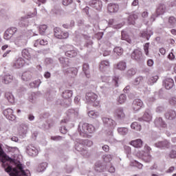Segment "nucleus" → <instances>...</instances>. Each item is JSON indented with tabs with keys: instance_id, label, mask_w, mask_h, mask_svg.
Returning <instances> with one entry per match:
<instances>
[{
	"instance_id": "1",
	"label": "nucleus",
	"mask_w": 176,
	"mask_h": 176,
	"mask_svg": "<svg viewBox=\"0 0 176 176\" xmlns=\"http://www.w3.org/2000/svg\"><path fill=\"white\" fill-rule=\"evenodd\" d=\"M0 160L2 162V167L5 168V171H6V173H10V176H31L30 170H24L21 164L16 165V160L10 158L9 156L5 155L1 145Z\"/></svg>"
},
{
	"instance_id": "2",
	"label": "nucleus",
	"mask_w": 176,
	"mask_h": 176,
	"mask_svg": "<svg viewBox=\"0 0 176 176\" xmlns=\"http://www.w3.org/2000/svg\"><path fill=\"white\" fill-rule=\"evenodd\" d=\"M78 131L82 137H90L89 134H93L96 131V127L93 124L84 123L82 125H79Z\"/></svg>"
},
{
	"instance_id": "3",
	"label": "nucleus",
	"mask_w": 176,
	"mask_h": 176,
	"mask_svg": "<svg viewBox=\"0 0 176 176\" xmlns=\"http://www.w3.org/2000/svg\"><path fill=\"white\" fill-rule=\"evenodd\" d=\"M86 101L88 104H92L93 107H100V101L97 100L98 96L93 92H88L85 95Z\"/></svg>"
},
{
	"instance_id": "4",
	"label": "nucleus",
	"mask_w": 176,
	"mask_h": 176,
	"mask_svg": "<svg viewBox=\"0 0 176 176\" xmlns=\"http://www.w3.org/2000/svg\"><path fill=\"white\" fill-rule=\"evenodd\" d=\"M54 35L57 39H67L69 36L68 32H63L60 28H55L54 29Z\"/></svg>"
},
{
	"instance_id": "5",
	"label": "nucleus",
	"mask_w": 176,
	"mask_h": 176,
	"mask_svg": "<svg viewBox=\"0 0 176 176\" xmlns=\"http://www.w3.org/2000/svg\"><path fill=\"white\" fill-rule=\"evenodd\" d=\"M83 143L87 144L88 146H91V145H93V142L90 140H79V142H76L75 143L76 150L78 152H82L83 148H85V144H83Z\"/></svg>"
},
{
	"instance_id": "6",
	"label": "nucleus",
	"mask_w": 176,
	"mask_h": 176,
	"mask_svg": "<svg viewBox=\"0 0 176 176\" xmlns=\"http://www.w3.org/2000/svg\"><path fill=\"white\" fill-rule=\"evenodd\" d=\"M136 156L140 159H142L146 163H149L152 160V155L151 153H146L145 151H139L136 153Z\"/></svg>"
},
{
	"instance_id": "7",
	"label": "nucleus",
	"mask_w": 176,
	"mask_h": 176,
	"mask_svg": "<svg viewBox=\"0 0 176 176\" xmlns=\"http://www.w3.org/2000/svg\"><path fill=\"white\" fill-rule=\"evenodd\" d=\"M144 107V102L141 99H135L131 104V109L137 112Z\"/></svg>"
},
{
	"instance_id": "8",
	"label": "nucleus",
	"mask_w": 176,
	"mask_h": 176,
	"mask_svg": "<svg viewBox=\"0 0 176 176\" xmlns=\"http://www.w3.org/2000/svg\"><path fill=\"white\" fill-rule=\"evenodd\" d=\"M131 57L133 60L138 61V63L142 61L144 58V56H142V52H141L140 50H134L131 55Z\"/></svg>"
},
{
	"instance_id": "9",
	"label": "nucleus",
	"mask_w": 176,
	"mask_h": 176,
	"mask_svg": "<svg viewBox=\"0 0 176 176\" xmlns=\"http://www.w3.org/2000/svg\"><path fill=\"white\" fill-rule=\"evenodd\" d=\"M154 124L157 129H160V130H162V129H167V124L163 120L162 117L156 118L154 121Z\"/></svg>"
},
{
	"instance_id": "10",
	"label": "nucleus",
	"mask_w": 176,
	"mask_h": 176,
	"mask_svg": "<svg viewBox=\"0 0 176 176\" xmlns=\"http://www.w3.org/2000/svg\"><path fill=\"white\" fill-rule=\"evenodd\" d=\"M113 116L117 120H122L126 118V114L122 108H118L114 111Z\"/></svg>"
},
{
	"instance_id": "11",
	"label": "nucleus",
	"mask_w": 176,
	"mask_h": 176,
	"mask_svg": "<svg viewBox=\"0 0 176 176\" xmlns=\"http://www.w3.org/2000/svg\"><path fill=\"white\" fill-rule=\"evenodd\" d=\"M102 122L104 124H105L107 127H109L111 129H115V127H116V122L111 118L104 117L102 118Z\"/></svg>"
},
{
	"instance_id": "12",
	"label": "nucleus",
	"mask_w": 176,
	"mask_h": 176,
	"mask_svg": "<svg viewBox=\"0 0 176 176\" xmlns=\"http://www.w3.org/2000/svg\"><path fill=\"white\" fill-rule=\"evenodd\" d=\"M119 11V5L115 3H110L107 6V12L109 13H117Z\"/></svg>"
},
{
	"instance_id": "13",
	"label": "nucleus",
	"mask_w": 176,
	"mask_h": 176,
	"mask_svg": "<svg viewBox=\"0 0 176 176\" xmlns=\"http://www.w3.org/2000/svg\"><path fill=\"white\" fill-rule=\"evenodd\" d=\"M26 153L29 156H36L38 155V149L32 145H29L27 146Z\"/></svg>"
},
{
	"instance_id": "14",
	"label": "nucleus",
	"mask_w": 176,
	"mask_h": 176,
	"mask_svg": "<svg viewBox=\"0 0 176 176\" xmlns=\"http://www.w3.org/2000/svg\"><path fill=\"white\" fill-rule=\"evenodd\" d=\"M14 111L12 109H7L3 111V115L8 120H14L16 116L13 115Z\"/></svg>"
},
{
	"instance_id": "15",
	"label": "nucleus",
	"mask_w": 176,
	"mask_h": 176,
	"mask_svg": "<svg viewBox=\"0 0 176 176\" xmlns=\"http://www.w3.org/2000/svg\"><path fill=\"white\" fill-rule=\"evenodd\" d=\"M89 5L96 10H100L102 8V2L100 0H92L89 2Z\"/></svg>"
},
{
	"instance_id": "16",
	"label": "nucleus",
	"mask_w": 176,
	"mask_h": 176,
	"mask_svg": "<svg viewBox=\"0 0 176 176\" xmlns=\"http://www.w3.org/2000/svg\"><path fill=\"white\" fill-rule=\"evenodd\" d=\"M164 116L167 120H174L176 118V112L174 110H169L165 113Z\"/></svg>"
},
{
	"instance_id": "17",
	"label": "nucleus",
	"mask_w": 176,
	"mask_h": 176,
	"mask_svg": "<svg viewBox=\"0 0 176 176\" xmlns=\"http://www.w3.org/2000/svg\"><path fill=\"white\" fill-rule=\"evenodd\" d=\"M137 19H138V13L133 12L128 17V23L134 25V24H135V20H137Z\"/></svg>"
},
{
	"instance_id": "18",
	"label": "nucleus",
	"mask_w": 176,
	"mask_h": 176,
	"mask_svg": "<svg viewBox=\"0 0 176 176\" xmlns=\"http://www.w3.org/2000/svg\"><path fill=\"white\" fill-rule=\"evenodd\" d=\"M155 146L157 148H162L163 149H165V148L168 149V148H170V143L167 140H164V141L158 142L155 143Z\"/></svg>"
},
{
	"instance_id": "19",
	"label": "nucleus",
	"mask_w": 176,
	"mask_h": 176,
	"mask_svg": "<svg viewBox=\"0 0 176 176\" xmlns=\"http://www.w3.org/2000/svg\"><path fill=\"white\" fill-rule=\"evenodd\" d=\"M114 68L119 71H124L127 68V64L126 62L121 60L114 65Z\"/></svg>"
},
{
	"instance_id": "20",
	"label": "nucleus",
	"mask_w": 176,
	"mask_h": 176,
	"mask_svg": "<svg viewBox=\"0 0 176 176\" xmlns=\"http://www.w3.org/2000/svg\"><path fill=\"white\" fill-rule=\"evenodd\" d=\"M142 140L141 139H137L135 140H132L129 142V144L134 148H142Z\"/></svg>"
},
{
	"instance_id": "21",
	"label": "nucleus",
	"mask_w": 176,
	"mask_h": 176,
	"mask_svg": "<svg viewBox=\"0 0 176 176\" xmlns=\"http://www.w3.org/2000/svg\"><path fill=\"white\" fill-rule=\"evenodd\" d=\"M48 42L45 39H37L34 41V47H39V46H46Z\"/></svg>"
},
{
	"instance_id": "22",
	"label": "nucleus",
	"mask_w": 176,
	"mask_h": 176,
	"mask_svg": "<svg viewBox=\"0 0 176 176\" xmlns=\"http://www.w3.org/2000/svg\"><path fill=\"white\" fill-rule=\"evenodd\" d=\"M164 86L167 90H170L174 86V80L173 78H166L164 81Z\"/></svg>"
},
{
	"instance_id": "23",
	"label": "nucleus",
	"mask_w": 176,
	"mask_h": 176,
	"mask_svg": "<svg viewBox=\"0 0 176 176\" xmlns=\"http://www.w3.org/2000/svg\"><path fill=\"white\" fill-rule=\"evenodd\" d=\"M164 12H166V6L164 4H159L156 10L157 16L164 14Z\"/></svg>"
},
{
	"instance_id": "24",
	"label": "nucleus",
	"mask_w": 176,
	"mask_h": 176,
	"mask_svg": "<svg viewBox=\"0 0 176 176\" xmlns=\"http://www.w3.org/2000/svg\"><path fill=\"white\" fill-rule=\"evenodd\" d=\"M21 78L25 82H28V80L32 79V73H31V72H25L23 73Z\"/></svg>"
},
{
	"instance_id": "25",
	"label": "nucleus",
	"mask_w": 176,
	"mask_h": 176,
	"mask_svg": "<svg viewBox=\"0 0 176 176\" xmlns=\"http://www.w3.org/2000/svg\"><path fill=\"white\" fill-rule=\"evenodd\" d=\"M24 64H25V60L21 58H19L14 63V66L15 68H21L24 67Z\"/></svg>"
},
{
	"instance_id": "26",
	"label": "nucleus",
	"mask_w": 176,
	"mask_h": 176,
	"mask_svg": "<svg viewBox=\"0 0 176 176\" xmlns=\"http://www.w3.org/2000/svg\"><path fill=\"white\" fill-rule=\"evenodd\" d=\"M108 67H109V62L108 60H102L99 65V69L103 72Z\"/></svg>"
},
{
	"instance_id": "27",
	"label": "nucleus",
	"mask_w": 176,
	"mask_h": 176,
	"mask_svg": "<svg viewBox=\"0 0 176 176\" xmlns=\"http://www.w3.org/2000/svg\"><path fill=\"white\" fill-rule=\"evenodd\" d=\"M5 97L8 100V102L10 104H14V96L10 92H6L5 94Z\"/></svg>"
},
{
	"instance_id": "28",
	"label": "nucleus",
	"mask_w": 176,
	"mask_h": 176,
	"mask_svg": "<svg viewBox=\"0 0 176 176\" xmlns=\"http://www.w3.org/2000/svg\"><path fill=\"white\" fill-rule=\"evenodd\" d=\"M152 35H153V32L151 31H150L149 33H148V31H142L140 32L141 38H146L147 41H149V38Z\"/></svg>"
},
{
	"instance_id": "29",
	"label": "nucleus",
	"mask_w": 176,
	"mask_h": 176,
	"mask_svg": "<svg viewBox=\"0 0 176 176\" xmlns=\"http://www.w3.org/2000/svg\"><path fill=\"white\" fill-rule=\"evenodd\" d=\"M89 64L84 63L82 65V71L85 73V76H87V78H90V72L89 71Z\"/></svg>"
},
{
	"instance_id": "30",
	"label": "nucleus",
	"mask_w": 176,
	"mask_h": 176,
	"mask_svg": "<svg viewBox=\"0 0 176 176\" xmlns=\"http://www.w3.org/2000/svg\"><path fill=\"white\" fill-rule=\"evenodd\" d=\"M63 97L65 100H68L69 102L70 101L69 98L72 97V91L71 90H66L63 93Z\"/></svg>"
},
{
	"instance_id": "31",
	"label": "nucleus",
	"mask_w": 176,
	"mask_h": 176,
	"mask_svg": "<svg viewBox=\"0 0 176 176\" xmlns=\"http://www.w3.org/2000/svg\"><path fill=\"white\" fill-rule=\"evenodd\" d=\"M142 120L144 122H151L152 120V114L149 111H146L142 116Z\"/></svg>"
},
{
	"instance_id": "32",
	"label": "nucleus",
	"mask_w": 176,
	"mask_h": 176,
	"mask_svg": "<svg viewBox=\"0 0 176 176\" xmlns=\"http://www.w3.org/2000/svg\"><path fill=\"white\" fill-rule=\"evenodd\" d=\"M104 168H105V166H102V164H101V162H98L96 163L95 164L96 171H98V173H102V171H104Z\"/></svg>"
},
{
	"instance_id": "33",
	"label": "nucleus",
	"mask_w": 176,
	"mask_h": 176,
	"mask_svg": "<svg viewBox=\"0 0 176 176\" xmlns=\"http://www.w3.org/2000/svg\"><path fill=\"white\" fill-rule=\"evenodd\" d=\"M46 167H47V163H46V162L41 163V164L37 166L36 170H37L38 173H42V171H45V170H46Z\"/></svg>"
},
{
	"instance_id": "34",
	"label": "nucleus",
	"mask_w": 176,
	"mask_h": 176,
	"mask_svg": "<svg viewBox=\"0 0 176 176\" xmlns=\"http://www.w3.org/2000/svg\"><path fill=\"white\" fill-rule=\"evenodd\" d=\"M76 56H78V52H76L75 50H69L65 52V56L69 57L70 58L76 57Z\"/></svg>"
},
{
	"instance_id": "35",
	"label": "nucleus",
	"mask_w": 176,
	"mask_h": 176,
	"mask_svg": "<svg viewBox=\"0 0 176 176\" xmlns=\"http://www.w3.org/2000/svg\"><path fill=\"white\" fill-rule=\"evenodd\" d=\"M131 128L135 131H141V125L137 122H133L131 124Z\"/></svg>"
},
{
	"instance_id": "36",
	"label": "nucleus",
	"mask_w": 176,
	"mask_h": 176,
	"mask_svg": "<svg viewBox=\"0 0 176 176\" xmlns=\"http://www.w3.org/2000/svg\"><path fill=\"white\" fill-rule=\"evenodd\" d=\"M22 56L24 58H26V60L31 58V54H30V52L27 49L22 50Z\"/></svg>"
},
{
	"instance_id": "37",
	"label": "nucleus",
	"mask_w": 176,
	"mask_h": 176,
	"mask_svg": "<svg viewBox=\"0 0 176 176\" xmlns=\"http://www.w3.org/2000/svg\"><path fill=\"white\" fill-rule=\"evenodd\" d=\"M88 116L89 118H92V119H96V118L100 116V113L97 111H90L88 112Z\"/></svg>"
},
{
	"instance_id": "38",
	"label": "nucleus",
	"mask_w": 176,
	"mask_h": 176,
	"mask_svg": "<svg viewBox=\"0 0 176 176\" xmlns=\"http://www.w3.org/2000/svg\"><path fill=\"white\" fill-rule=\"evenodd\" d=\"M118 131L121 135H126V134L129 133V129L126 127H120L118 129Z\"/></svg>"
},
{
	"instance_id": "39",
	"label": "nucleus",
	"mask_w": 176,
	"mask_h": 176,
	"mask_svg": "<svg viewBox=\"0 0 176 176\" xmlns=\"http://www.w3.org/2000/svg\"><path fill=\"white\" fill-rule=\"evenodd\" d=\"M13 80V76L11 75H6L4 76L3 82L6 85H9Z\"/></svg>"
},
{
	"instance_id": "40",
	"label": "nucleus",
	"mask_w": 176,
	"mask_h": 176,
	"mask_svg": "<svg viewBox=\"0 0 176 176\" xmlns=\"http://www.w3.org/2000/svg\"><path fill=\"white\" fill-rule=\"evenodd\" d=\"M157 79H159V76H157L151 77L148 79V85H153V83H156V82H157Z\"/></svg>"
},
{
	"instance_id": "41",
	"label": "nucleus",
	"mask_w": 176,
	"mask_h": 176,
	"mask_svg": "<svg viewBox=\"0 0 176 176\" xmlns=\"http://www.w3.org/2000/svg\"><path fill=\"white\" fill-rule=\"evenodd\" d=\"M113 52L117 56H122L123 54V49L120 47H116L113 50Z\"/></svg>"
},
{
	"instance_id": "42",
	"label": "nucleus",
	"mask_w": 176,
	"mask_h": 176,
	"mask_svg": "<svg viewBox=\"0 0 176 176\" xmlns=\"http://www.w3.org/2000/svg\"><path fill=\"white\" fill-rule=\"evenodd\" d=\"M142 82H144V77L139 76L135 79V80L133 81V85H135V86H137L142 83Z\"/></svg>"
},
{
	"instance_id": "43",
	"label": "nucleus",
	"mask_w": 176,
	"mask_h": 176,
	"mask_svg": "<svg viewBox=\"0 0 176 176\" xmlns=\"http://www.w3.org/2000/svg\"><path fill=\"white\" fill-rule=\"evenodd\" d=\"M69 72H74V75H76V74H78V71L76 70V69H74L73 67H69L64 70L65 75H68V74H69Z\"/></svg>"
},
{
	"instance_id": "44",
	"label": "nucleus",
	"mask_w": 176,
	"mask_h": 176,
	"mask_svg": "<svg viewBox=\"0 0 176 176\" xmlns=\"http://www.w3.org/2000/svg\"><path fill=\"white\" fill-rule=\"evenodd\" d=\"M126 97L125 94H121L118 100L119 104H124L126 102Z\"/></svg>"
},
{
	"instance_id": "45",
	"label": "nucleus",
	"mask_w": 176,
	"mask_h": 176,
	"mask_svg": "<svg viewBox=\"0 0 176 176\" xmlns=\"http://www.w3.org/2000/svg\"><path fill=\"white\" fill-rule=\"evenodd\" d=\"M41 83H42V82L41 81V80H35L34 82H31V83L30 84V87L36 88V87H38V86L41 85Z\"/></svg>"
},
{
	"instance_id": "46",
	"label": "nucleus",
	"mask_w": 176,
	"mask_h": 176,
	"mask_svg": "<svg viewBox=\"0 0 176 176\" xmlns=\"http://www.w3.org/2000/svg\"><path fill=\"white\" fill-rule=\"evenodd\" d=\"M169 157L170 159L176 158V147H174L171 149L170 152L169 153Z\"/></svg>"
},
{
	"instance_id": "47",
	"label": "nucleus",
	"mask_w": 176,
	"mask_h": 176,
	"mask_svg": "<svg viewBox=\"0 0 176 176\" xmlns=\"http://www.w3.org/2000/svg\"><path fill=\"white\" fill-rule=\"evenodd\" d=\"M46 30H47V25H41L39 27V32L41 35H43L45 32H46Z\"/></svg>"
},
{
	"instance_id": "48",
	"label": "nucleus",
	"mask_w": 176,
	"mask_h": 176,
	"mask_svg": "<svg viewBox=\"0 0 176 176\" xmlns=\"http://www.w3.org/2000/svg\"><path fill=\"white\" fill-rule=\"evenodd\" d=\"M7 32H8V34H10L11 35H14V34H16V32H17V28H14V27H12L10 28L7 30Z\"/></svg>"
},
{
	"instance_id": "49",
	"label": "nucleus",
	"mask_w": 176,
	"mask_h": 176,
	"mask_svg": "<svg viewBox=\"0 0 176 176\" xmlns=\"http://www.w3.org/2000/svg\"><path fill=\"white\" fill-rule=\"evenodd\" d=\"M149 43H146L144 45V50L146 56H149Z\"/></svg>"
},
{
	"instance_id": "50",
	"label": "nucleus",
	"mask_w": 176,
	"mask_h": 176,
	"mask_svg": "<svg viewBox=\"0 0 176 176\" xmlns=\"http://www.w3.org/2000/svg\"><path fill=\"white\" fill-rule=\"evenodd\" d=\"M131 166H135V167H138V168H142V167L144 166V165H142V164L138 162V161H133V162H131Z\"/></svg>"
},
{
	"instance_id": "51",
	"label": "nucleus",
	"mask_w": 176,
	"mask_h": 176,
	"mask_svg": "<svg viewBox=\"0 0 176 176\" xmlns=\"http://www.w3.org/2000/svg\"><path fill=\"white\" fill-rule=\"evenodd\" d=\"M121 39L122 41H129V35H127V33H126V31H122L121 32Z\"/></svg>"
},
{
	"instance_id": "52",
	"label": "nucleus",
	"mask_w": 176,
	"mask_h": 176,
	"mask_svg": "<svg viewBox=\"0 0 176 176\" xmlns=\"http://www.w3.org/2000/svg\"><path fill=\"white\" fill-rule=\"evenodd\" d=\"M176 18L175 16H170L168 18V23L170 25H175Z\"/></svg>"
},
{
	"instance_id": "53",
	"label": "nucleus",
	"mask_w": 176,
	"mask_h": 176,
	"mask_svg": "<svg viewBox=\"0 0 176 176\" xmlns=\"http://www.w3.org/2000/svg\"><path fill=\"white\" fill-rule=\"evenodd\" d=\"M15 45H20L21 43H23V36L16 37L14 40Z\"/></svg>"
},
{
	"instance_id": "54",
	"label": "nucleus",
	"mask_w": 176,
	"mask_h": 176,
	"mask_svg": "<svg viewBox=\"0 0 176 176\" xmlns=\"http://www.w3.org/2000/svg\"><path fill=\"white\" fill-rule=\"evenodd\" d=\"M4 39H6V41H9L12 36H13L11 34L9 33L7 30L4 33Z\"/></svg>"
},
{
	"instance_id": "55",
	"label": "nucleus",
	"mask_w": 176,
	"mask_h": 176,
	"mask_svg": "<svg viewBox=\"0 0 176 176\" xmlns=\"http://www.w3.org/2000/svg\"><path fill=\"white\" fill-rule=\"evenodd\" d=\"M113 83H114L116 87H118L119 86V77L114 76L113 78Z\"/></svg>"
},
{
	"instance_id": "56",
	"label": "nucleus",
	"mask_w": 176,
	"mask_h": 176,
	"mask_svg": "<svg viewBox=\"0 0 176 176\" xmlns=\"http://www.w3.org/2000/svg\"><path fill=\"white\" fill-rule=\"evenodd\" d=\"M135 69H129L128 71H127V75H129V76H134V74H135Z\"/></svg>"
},
{
	"instance_id": "57",
	"label": "nucleus",
	"mask_w": 176,
	"mask_h": 176,
	"mask_svg": "<svg viewBox=\"0 0 176 176\" xmlns=\"http://www.w3.org/2000/svg\"><path fill=\"white\" fill-rule=\"evenodd\" d=\"M156 112L157 113H162V112H163L164 111V107H162V106H159L156 108Z\"/></svg>"
},
{
	"instance_id": "58",
	"label": "nucleus",
	"mask_w": 176,
	"mask_h": 176,
	"mask_svg": "<svg viewBox=\"0 0 176 176\" xmlns=\"http://www.w3.org/2000/svg\"><path fill=\"white\" fill-rule=\"evenodd\" d=\"M72 3V0H63V5L64 6H68V5H71Z\"/></svg>"
},
{
	"instance_id": "59",
	"label": "nucleus",
	"mask_w": 176,
	"mask_h": 176,
	"mask_svg": "<svg viewBox=\"0 0 176 176\" xmlns=\"http://www.w3.org/2000/svg\"><path fill=\"white\" fill-rule=\"evenodd\" d=\"M104 160V162H111V160H112V156L111 155H105Z\"/></svg>"
},
{
	"instance_id": "60",
	"label": "nucleus",
	"mask_w": 176,
	"mask_h": 176,
	"mask_svg": "<svg viewBox=\"0 0 176 176\" xmlns=\"http://www.w3.org/2000/svg\"><path fill=\"white\" fill-rule=\"evenodd\" d=\"M51 140L53 141H60V140H63V137L61 136H53L51 138Z\"/></svg>"
},
{
	"instance_id": "61",
	"label": "nucleus",
	"mask_w": 176,
	"mask_h": 176,
	"mask_svg": "<svg viewBox=\"0 0 176 176\" xmlns=\"http://www.w3.org/2000/svg\"><path fill=\"white\" fill-rule=\"evenodd\" d=\"M144 151H145L146 153H151V151H152V148H151V147L148 145H146L144 146Z\"/></svg>"
},
{
	"instance_id": "62",
	"label": "nucleus",
	"mask_w": 176,
	"mask_h": 176,
	"mask_svg": "<svg viewBox=\"0 0 176 176\" xmlns=\"http://www.w3.org/2000/svg\"><path fill=\"white\" fill-rule=\"evenodd\" d=\"M102 149H103V151H104V152H109V146L104 145L102 146Z\"/></svg>"
},
{
	"instance_id": "63",
	"label": "nucleus",
	"mask_w": 176,
	"mask_h": 176,
	"mask_svg": "<svg viewBox=\"0 0 176 176\" xmlns=\"http://www.w3.org/2000/svg\"><path fill=\"white\" fill-rule=\"evenodd\" d=\"M174 170H175V168L174 166H170L167 170L166 173H173L174 171Z\"/></svg>"
},
{
	"instance_id": "64",
	"label": "nucleus",
	"mask_w": 176,
	"mask_h": 176,
	"mask_svg": "<svg viewBox=\"0 0 176 176\" xmlns=\"http://www.w3.org/2000/svg\"><path fill=\"white\" fill-rule=\"evenodd\" d=\"M147 65H148V67H152V65H153V60L149 59V60L147 61Z\"/></svg>"
}]
</instances>
